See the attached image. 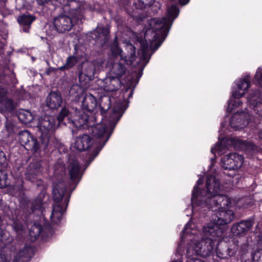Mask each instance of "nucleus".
<instances>
[{"label": "nucleus", "instance_id": "1", "mask_svg": "<svg viewBox=\"0 0 262 262\" xmlns=\"http://www.w3.org/2000/svg\"><path fill=\"white\" fill-rule=\"evenodd\" d=\"M179 13V10L177 6L172 5L168 8L167 17L162 19L154 18L150 20L149 24L150 28L145 33V40L141 42L142 56L140 62H143L144 65L147 63L150 58L149 50L154 52L161 45Z\"/></svg>", "mask_w": 262, "mask_h": 262}, {"label": "nucleus", "instance_id": "2", "mask_svg": "<svg viewBox=\"0 0 262 262\" xmlns=\"http://www.w3.org/2000/svg\"><path fill=\"white\" fill-rule=\"evenodd\" d=\"M66 185L59 182L53 185L52 193L54 202L51 218L53 222L58 223L62 219L68 205L70 196L66 193Z\"/></svg>", "mask_w": 262, "mask_h": 262}, {"label": "nucleus", "instance_id": "3", "mask_svg": "<svg viewBox=\"0 0 262 262\" xmlns=\"http://www.w3.org/2000/svg\"><path fill=\"white\" fill-rule=\"evenodd\" d=\"M214 240L210 237L203 238L198 242L191 241L187 246L186 254L188 258H195L199 255L206 257L210 256L214 251Z\"/></svg>", "mask_w": 262, "mask_h": 262}, {"label": "nucleus", "instance_id": "4", "mask_svg": "<svg viewBox=\"0 0 262 262\" xmlns=\"http://www.w3.org/2000/svg\"><path fill=\"white\" fill-rule=\"evenodd\" d=\"M91 132L92 135L95 140V147L92 154L90 156L88 160V165H89L98 155L99 151L108 141L111 135V133L106 130L105 126L103 124H98L95 126L92 125Z\"/></svg>", "mask_w": 262, "mask_h": 262}, {"label": "nucleus", "instance_id": "5", "mask_svg": "<svg viewBox=\"0 0 262 262\" xmlns=\"http://www.w3.org/2000/svg\"><path fill=\"white\" fill-rule=\"evenodd\" d=\"M55 123V118L51 116H43L38 120L37 126L41 133L40 139L46 145L56 128Z\"/></svg>", "mask_w": 262, "mask_h": 262}, {"label": "nucleus", "instance_id": "6", "mask_svg": "<svg viewBox=\"0 0 262 262\" xmlns=\"http://www.w3.org/2000/svg\"><path fill=\"white\" fill-rule=\"evenodd\" d=\"M135 49V47L132 45H127L125 48L126 52H123L118 46L117 37H115L114 43L111 47V51L113 55L116 56L120 55L122 59L130 65H133L136 59Z\"/></svg>", "mask_w": 262, "mask_h": 262}, {"label": "nucleus", "instance_id": "7", "mask_svg": "<svg viewBox=\"0 0 262 262\" xmlns=\"http://www.w3.org/2000/svg\"><path fill=\"white\" fill-rule=\"evenodd\" d=\"M101 63V62L98 61L82 63L79 75V80L85 83L92 81L94 78L96 69L102 66Z\"/></svg>", "mask_w": 262, "mask_h": 262}, {"label": "nucleus", "instance_id": "8", "mask_svg": "<svg viewBox=\"0 0 262 262\" xmlns=\"http://www.w3.org/2000/svg\"><path fill=\"white\" fill-rule=\"evenodd\" d=\"M244 162V157L236 153L225 155L222 160V166L225 169L235 170L241 167Z\"/></svg>", "mask_w": 262, "mask_h": 262}, {"label": "nucleus", "instance_id": "9", "mask_svg": "<svg viewBox=\"0 0 262 262\" xmlns=\"http://www.w3.org/2000/svg\"><path fill=\"white\" fill-rule=\"evenodd\" d=\"M18 140L22 146L28 150L36 151L39 147V144L35 138L28 130L20 132L18 135Z\"/></svg>", "mask_w": 262, "mask_h": 262}, {"label": "nucleus", "instance_id": "10", "mask_svg": "<svg viewBox=\"0 0 262 262\" xmlns=\"http://www.w3.org/2000/svg\"><path fill=\"white\" fill-rule=\"evenodd\" d=\"M55 32L64 33L70 31L73 27L71 18L66 15H61L55 17L53 22Z\"/></svg>", "mask_w": 262, "mask_h": 262}, {"label": "nucleus", "instance_id": "11", "mask_svg": "<svg viewBox=\"0 0 262 262\" xmlns=\"http://www.w3.org/2000/svg\"><path fill=\"white\" fill-rule=\"evenodd\" d=\"M250 118V115L247 113H236L230 119V125L235 129L243 128L249 123Z\"/></svg>", "mask_w": 262, "mask_h": 262}, {"label": "nucleus", "instance_id": "12", "mask_svg": "<svg viewBox=\"0 0 262 262\" xmlns=\"http://www.w3.org/2000/svg\"><path fill=\"white\" fill-rule=\"evenodd\" d=\"M248 100L255 114L258 117H262V98L260 92L256 90L251 92Z\"/></svg>", "mask_w": 262, "mask_h": 262}, {"label": "nucleus", "instance_id": "13", "mask_svg": "<svg viewBox=\"0 0 262 262\" xmlns=\"http://www.w3.org/2000/svg\"><path fill=\"white\" fill-rule=\"evenodd\" d=\"M206 186L208 194L210 196L219 194L222 190V186L221 185L219 179L212 174L207 177Z\"/></svg>", "mask_w": 262, "mask_h": 262}, {"label": "nucleus", "instance_id": "14", "mask_svg": "<svg viewBox=\"0 0 262 262\" xmlns=\"http://www.w3.org/2000/svg\"><path fill=\"white\" fill-rule=\"evenodd\" d=\"M121 83L120 79L113 76L98 81V84L100 88L107 92H114L118 90L121 86Z\"/></svg>", "mask_w": 262, "mask_h": 262}, {"label": "nucleus", "instance_id": "15", "mask_svg": "<svg viewBox=\"0 0 262 262\" xmlns=\"http://www.w3.org/2000/svg\"><path fill=\"white\" fill-rule=\"evenodd\" d=\"M234 218L233 212L231 210L220 209L215 216L212 217L214 222L222 226L230 223Z\"/></svg>", "mask_w": 262, "mask_h": 262}, {"label": "nucleus", "instance_id": "16", "mask_svg": "<svg viewBox=\"0 0 262 262\" xmlns=\"http://www.w3.org/2000/svg\"><path fill=\"white\" fill-rule=\"evenodd\" d=\"M206 203L209 207L213 208V207L220 205L222 208L228 206L230 204L229 198L224 195H221L220 193L214 196H211L207 200H205Z\"/></svg>", "mask_w": 262, "mask_h": 262}, {"label": "nucleus", "instance_id": "17", "mask_svg": "<svg viewBox=\"0 0 262 262\" xmlns=\"http://www.w3.org/2000/svg\"><path fill=\"white\" fill-rule=\"evenodd\" d=\"M92 139L86 134H83L77 137L74 143V147L79 151L88 149L92 145Z\"/></svg>", "mask_w": 262, "mask_h": 262}, {"label": "nucleus", "instance_id": "18", "mask_svg": "<svg viewBox=\"0 0 262 262\" xmlns=\"http://www.w3.org/2000/svg\"><path fill=\"white\" fill-rule=\"evenodd\" d=\"M41 165L39 161L33 160L30 163L26 172L28 179L32 182H35L40 172Z\"/></svg>", "mask_w": 262, "mask_h": 262}, {"label": "nucleus", "instance_id": "19", "mask_svg": "<svg viewBox=\"0 0 262 262\" xmlns=\"http://www.w3.org/2000/svg\"><path fill=\"white\" fill-rule=\"evenodd\" d=\"M62 98L60 94L56 92H51L46 98L47 105L51 109H57L61 106Z\"/></svg>", "mask_w": 262, "mask_h": 262}, {"label": "nucleus", "instance_id": "20", "mask_svg": "<svg viewBox=\"0 0 262 262\" xmlns=\"http://www.w3.org/2000/svg\"><path fill=\"white\" fill-rule=\"evenodd\" d=\"M127 72L126 66L120 61L112 63L110 67V73L111 76L120 79Z\"/></svg>", "mask_w": 262, "mask_h": 262}, {"label": "nucleus", "instance_id": "21", "mask_svg": "<svg viewBox=\"0 0 262 262\" xmlns=\"http://www.w3.org/2000/svg\"><path fill=\"white\" fill-rule=\"evenodd\" d=\"M220 225L215 223H210L207 226L203 229V232L206 237H220L223 233V229L220 227Z\"/></svg>", "mask_w": 262, "mask_h": 262}, {"label": "nucleus", "instance_id": "22", "mask_svg": "<svg viewBox=\"0 0 262 262\" xmlns=\"http://www.w3.org/2000/svg\"><path fill=\"white\" fill-rule=\"evenodd\" d=\"M69 122L71 123L76 127H80L84 125H91L89 123V116L84 112L78 111L73 119H69Z\"/></svg>", "mask_w": 262, "mask_h": 262}, {"label": "nucleus", "instance_id": "23", "mask_svg": "<svg viewBox=\"0 0 262 262\" xmlns=\"http://www.w3.org/2000/svg\"><path fill=\"white\" fill-rule=\"evenodd\" d=\"M252 226V222L250 221H242L234 224L231 228V231L235 235H239L248 231Z\"/></svg>", "mask_w": 262, "mask_h": 262}, {"label": "nucleus", "instance_id": "24", "mask_svg": "<svg viewBox=\"0 0 262 262\" xmlns=\"http://www.w3.org/2000/svg\"><path fill=\"white\" fill-rule=\"evenodd\" d=\"M82 105L84 110L92 112L97 106L96 99L92 94H86L82 101Z\"/></svg>", "mask_w": 262, "mask_h": 262}, {"label": "nucleus", "instance_id": "25", "mask_svg": "<svg viewBox=\"0 0 262 262\" xmlns=\"http://www.w3.org/2000/svg\"><path fill=\"white\" fill-rule=\"evenodd\" d=\"M69 172L70 178L74 181H79L81 177L79 163L77 161H74L69 166Z\"/></svg>", "mask_w": 262, "mask_h": 262}, {"label": "nucleus", "instance_id": "26", "mask_svg": "<svg viewBox=\"0 0 262 262\" xmlns=\"http://www.w3.org/2000/svg\"><path fill=\"white\" fill-rule=\"evenodd\" d=\"M32 251L31 247H25L17 253L15 256L16 260L18 262H27L32 256Z\"/></svg>", "mask_w": 262, "mask_h": 262}, {"label": "nucleus", "instance_id": "27", "mask_svg": "<svg viewBox=\"0 0 262 262\" xmlns=\"http://www.w3.org/2000/svg\"><path fill=\"white\" fill-rule=\"evenodd\" d=\"M235 144L241 148L249 152H255L258 150V147L251 142L237 139L235 140Z\"/></svg>", "mask_w": 262, "mask_h": 262}, {"label": "nucleus", "instance_id": "28", "mask_svg": "<svg viewBox=\"0 0 262 262\" xmlns=\"http://www.w3.org/2000/svg\"><path fill=\"white\" fill-rule=\"evenodd\" d=\"M216 252L218 257L221 258H226L233 254L234 252L226 245L225 246H218L216 248Z\"/></svg>", "mask_w": 262, "mask_h": 262}, {"label": "nucleus", "instance_id": "29", "mask_svg": "<svg viewBox=\"0 0 262 262\" xmlns=\"http://www.w3.org/2000/svg\"><path fill=\"white\" fill-rule=\"evenodd\" d=\"M19 120L23 123H29L33 119L32 113L28 110H21L18 114Z\"/></svg>", "mask_w": 262, "mask_h": 262}, {"label": "nucleus", "instance_id": "30", "mask_svg": "<svg viewBox=\"0 0 262 262\" xmlns=\"http://www.w3.org/2000/svg\"><path fill=\"white\" fill-rule=\"evenodd\" d=\"M111 100L108 97H104L101 99L100 102V113L102 116L106 113L111 107Z\"/></svg>", "mask_w": 262, "mask_h": 262}, {"label": "nucleus", "instance_id": "31", "mask_svg": "<svg viewBox=\"0 0 262 262\" xmlns=\"http://www.w3.org/2000/svg\"><path fill=\"white\" fill-rule=\"evenodd\" d=\"M34 19L35 18L33 16L29 14H23L17 18L18 23L25 26L30 25Z\"/></svg>", "mask_w": 262, "mask_h": 262}, {"label": "nucleus", "instance_id": "32", "mask_svg": "<svg viewBox=\"0 0 262 262\" xmlns=\"http://www.w3.org/2000/svg\"><path fill=\"white\" fill-rule=\"evenodd\" d=\"M70 14L73 18L81 20L83 17V9L81 7H78L76 9H72L70 11Z\"/></svg>", "mask_w": 262, "mask_h": 262}, {"label": "nucleus", "instance_id": "33", "mask_svg": "<svg viewBox=\"0 0 262 262\" xmlns=\"http://www.w3.org/2000/svg\"><path fill=\"white\" fill-rule=\"evenodd\" d=\"M250 82L249 78V77H246L239 81V83L237 84V88L238 90L246 93L250 87Z\"/></svg>", "mask_w": 262, "mask_h": 262}, {"label": "nucleus", "instance_id": "34", "mask_svg": "<svg viewBox=\"0 0 262 262\" xmlns=\"http://www.w3.org/2000/svg\"><path fill=\"white\" fill-rule=\"evenodd\" d=\"M42 231V227L39 224H34L30 230V235L34 238L39 236Z\"/></svg>", "mask_w": 262, "mask_h": 262}, {"label": "nucleus", "instance_id": "35", "mask_svg": "<svg viewBox=\"0 0 262 262\" xmlns=\"http://www.w3.org/2000/svg\"><path fill=\"white\" fill-rule=\"evenodd\" d=\"M0 104L4 106L3 109L7 111H12L14 108V104L11 99L5 98L0 103Z\"/></svg>", "mask_w": 262, "mask_h": 262}, {"label": "nucleus", "instance_id": "36", "mask_svg": "<svg viewBox=\"0 0 262 262\" xmlns=\"http://www.w3.org/2000/svg\"><path fill=\"white\" fill-rule=\"evenodd\" d=\"M77 62L76 57L70 56L68 58L66 63L63 66L60 67L58 69L63 70L64 69H70L72 68Z\"/></svg>", "mask_w": 262, "mask_h": 262}, {"label": "nucleus", "instance_id": "37", "mask_svg": "<svg viewBox=\"0 0 262 262\" xmlns=\"http://www.w3.org/2000/svg\"><path fill=\"white\" fill-rule=\"evenodd\" d=\"M69 93L71 96L77 98L82 94V90L79 85H74L71 88Z\"/></svg>", "mask_w": 262, "mask_h": 262}, {"label": "nucleus", "instance_id": "38", "mask_svg": "<svg viewBox=\"0 0 262 262\" xmlns=\"http://www.w3.org/2000/svg\"><path fill=\"white\" fill-rule=\"evenodd\" d=\"M9 184L7 174L4 171L0 170V188L6 187Z\"/></svg>", "mask_w": 262, "mask_h": 262}, {"label": "nucleus", "instance_id": "39", "mask_svg": "<svg viewBox=\"0 0 262 262\" xmlns=\"http://www.w3.org/2000/svg\"><path fill=\"white\" fill-rule=\"evenodd\" d=\"M69 114L70 112L68 108H67L65 107L62 108L57 117L58 121L59 122H61L63 121L64 117L69 116Z\"/></svg>", "mask_w": 262, "mask_h": 262}, {"label": "nucleus", "instance_id": "40", "mask_svg": "<svg viewBox=\"0 0 262 262\" xmlns=\"http://www.w3.org/2000/svg\"><path fill=\"white\" fill-rule=\"evenodd\" d=\"M43 205L42 201L40 199L35 200L32 203V209L35 210H41Z\"/></svg>", "mask_w": 262, "mask_h": 262}, {"label": "nucleus", "instance_id": "41", "mask_svg": "<svg viewBox=\"0 0 262 262\" xmlns=\"http://www.w3.org/2000/svg\"><path fill=\"white\" fill-rule=\"evenodd\" d=\"M255 79L257 84L262 87V70L258 69L255 74Z\"/></svg>", "mask_w": 262, "mask_h": 262}, {"label": "nucleus", "instance_id": "42", "mask_svg": "<svg viewBox=\"0 0 262 262\" xmlns=\"http://www.w3.org/2000/svg\"><path fill=\"white\" fill-rule=\"evenodd\" d=\"M197 200H200V196L199 195V189L197 187H195L192 193L191 198L192 203H196Z\"/></svg>", "mask_w": 262, "mask_h": 262}, {"label": "nucleus", "instance_id": "43", "mask_svg": "<svg viewBox=\"0 0 262 262\" xmlns=\"http://www.w3.org/2000/svg\"><path fill=\"white\" fill-rule=\"evenodd\" d=\"M97 32L98 33L102 34L104 36V39L105 41L107 40V36L109 33L108 30L104 28H98L97 29Z\"/></svg>", "mask_w": 262, "mask_h": 262}, {"label": "nucleus", "instance_id": "44", "mask_svg": "<svg viewBox=\"0 0 262 262\" xmlns=\"http://www.w3.org/2000/svg\"><path fill=\"white\" fill-rule=\"evenodd\" d=\"M245 93L238 90L237 91H235L232 93V96L234 98L239 99L245 95Z\"/></svg>", "mask_w": 262, "mask_h": 262}, {"label": "nucleus", "instance_id": "45", "mask_svg": "<svg viewBox=\"0 0 262 262\" xmlns=\"http://www.w3.org/2000/svg\"><path fill=\"white\" fill-rule=\"evenodd\" d=\"M6 161L5 154L2 150H0V167L6 162Z\"/></svg>", "mask_w": 262, "mask_h": 262}, {"label": "nucleus", "instance_id": "46", "mask_svg": "<svg viewBox=\"0 0 262 262\" xmlns=\"http://www.w3.org/2000/svg\"><path fill=\"white\" fill-rule=\"evenodd\" d=\"M36 2L39 5L43 6L52 4V0H36Z\"/></svg>", "mask_w": 262, "mask_h": 262}, {"label": "nucleus", "instance_id": "47", "mask_svg": "<svg viewBox=\"0 0 262 262\" xmlns=\"http://www.w3.org/2000/svg\"><path fill=\"white\" fill-rule=\"evenodd\" d=\"M58 69L56 68H49L48 69L46 70L45 71L46 74L47 75H49L51 74V73L56 72Z\"/></svg>", "mask_w": 262, "mask_h": 262}, {"label": "nucleus", "instance_id": "48", "mask_svg": "<svg viewBox=\"0 0 262 262\" xmlns=\"http://www.w3.org/2000/svg\"><path fill=\"white\" fill-rule=\"evenodd\" d=\"M154 1L155 0H145V1H143V3L146 5L150 6L154 3Z\"/></svg>", "mask_w": 262, "mask_h": 262}, {"label": "nucleus", "instance_id": "49", "mask_svg": "<svg viewBox=\"0 0 262 262\" xmlns=\"http://www.w3.org/2000/svg\"><path fill=\"white\" fill-rule=\"evenodd\" d=\"M14 228L16 232H19V231L21 230L22 227L21 226L19 225L18 224H15L14 226Z\"/></svg>", "mask_w": 262, "mask_h": 262}, {"label": "nucleus", "instance_id": "50", "mask_svg": "<svg viewBox=\"0 0 262 262\" xmlns=\"http://www.w3.org/2000/svg\"><path fill=\"white\" fill-rule=\"evenodd\" d=\"M47 33L50 37H52V36H53L55 35V32H52L51 30H49V29L47 31Z\"/></svg>", "mask_w": 262, "mask_h": 262}, {"label": "nucleus", "instance_id": "51", "mask_svg": "<svg viewBox=\"0 0 262 262\" xmlns=\"http://www.w3.org/2000/svg\"><path fill=\"white\" fill-rule=\"evenodd\" d=\"M179 2L182 5H184L186 4L189 0H179Z\"/></svg>", "mask_w": 262, "mask_h": 262}, {"label": "nucleus", "instance_id": "52", "mask_svg": "<svg viewBox=\"0 0 262 262\" xmlns=\"http://www.w3.org/2000/svg\"><path fill=\"white\" fill-rule=\"evenodd\" d=\"M251 205V203L250 201L247 202L246 204L244 205V207H248Z\"/></svg>", "mask_w": 262, "mask_h": 262}, {"label": "nucleus", "instance_id": "53", "mask_svg": "<svg viewBox=\"0 0 262 262\" xmlns=\"http://www.w3.org/2000/svg\"><path fill=\"white\" fill-rule=\"evenodd\" d=\"M259 138L262 139V130L259 132Z\"/></svg>", "mask_w": 262, "mask_h": 262}, {"label": "nucleus", "instance_id": "54", "mask_svg": "<svg viewBox=\"0 0 262 262\" xmlns=\"http://www.w3.org/2000/svg\"><path fill=\"white\" fill-rule=\"evenodd\" d=\"M4 93L3 89L0 88V96L2 95Z\"/></svg>", "mask_w": 262, "mask_h": 262}, {"label": "nucleus", "instance_id": "55", "mask_svg": "<svg viewBox=\"0 0 262 262\" xmlns=\"http://www.w3.org/2000/svg\"><path fill=\"white\" fill-rule=\"evenodd\" d=\"M235 102H237L239 105H241V102L239 100H237L236 101H235Z\"/></svg>", "mask_w": 262, "mask_h": 262}, {"label": "nucleus", "instance_id": "56", "mask_svg": "<svg viewBox=\"0 0 262 262\" xmlns=\"http://www.w3.org/2000/svg\"><path fill=\"white\" fill-rule=\"evenodd\" d=\"M114 111L115 112H116L118 111V110L117 109L116 107H115L114 109Z\"/></svg>", "mask_w": 262, "mask_h": 262}, {"label": "nucleus", "instance_id": "57", "mask_svg": "<svg viewBox=\"0 0 262 262\" xmlns=\"http://www.w3.org/2000/svg\"><path fill=\"white\" fill-rule=\"evenodd\" d=\"M173 262H181V261H177H177H173Z\"/></svg>", "mask_w": 262, "mask_h": 262}, {"label": "nucleus", "instance_id": "58", "mask_svg": "<svg viewBox=\"0 0 262 262\" xmlns=\"http://www.w3.org/2000/svg\"><path fill=\"white\" fill-rule=\"evenodd\" d=\"M245 200H249V198H245Z\"/></svg>", "mask_w": 262, "mask_h": 262}, {"label": "nucleus", "instance_id": "59", "mask_svg": "<svg viewBox=\"0 0 262 262\" xmlns=\"http://www.w3.org/2000/svg\"><path fill=\"white\" fill-rule=\"evenodd\" d=\"M230 105V104H229V106ZM229 108V106L228 107V109Z\"/></svg>", "mask_w": 262, "mask_h": 262}]
</instances>
